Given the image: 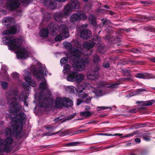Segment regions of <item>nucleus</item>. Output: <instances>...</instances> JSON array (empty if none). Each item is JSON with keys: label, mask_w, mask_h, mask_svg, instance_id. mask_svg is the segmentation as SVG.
Here are the masks:
<instances>
[{"label": "nucleus", "mask_w": 155, "mask_h": 155, "mask_svg": "<svg viewBox=\"0 0 155 155\" xmlns=\"http://www.w3.org/2000/svg\"><path fill=\"white\" fill-rule=\"evenodd\" d=\"M48 27L50 29L52 34L54 35L57 34L59 30V33L61 35H58L56 36L55 38L56 41H59L69 37L68 28L65 25H61L59 28L56 23L53 22L49 25Z\"/></svg>", "instance_id": "6"}, {"label": "nucleus", "mask_w": 155, "mask_h": 155, "mask_svg": "<svg viewBox=\"0 0 155 155\" xmlns=\"http://www.w3.org/2000/svg\"><path fill=\"white\" fill-rule=\"evenodd\" d=\"M54 107L56 108H61L64 107H68L73 105V101L69 98L65 97H58L54 101Z\"/></svg>", "instance_id": "8"}, {"label": "nucleus", "mask_w": 155, "mask_h": 155, "mask_svg": "<svg viewBox=\"0 0 155 155\" xmlns=\"http://www.w3.org/2000/svg\"><path fill=\"white\" fill-rule=\"evenodd\" d=\"M123 134H116L114 135L117 136V135H119V136H122Z\"/></svg>", "instance_id": "57"}, {"label": "nucleus", "mask_w": 155, "mask_h": 155, "mask_svg": "<svg viewBox=\"0 0 155 155\" xmlns=\"http://www.w3.org/2000/svg\"><path fill=\"white\" fill-rule=\"evenodd\" d=\"M41 2L46 7H50L52 9H54L56 7V2L54 0H40ZM58 2H64L66 0H55Z\"/></svg>", "instance_id": "14"}, {"label": "nucleus", "mask_w": 155, "mask_h": 155, "mask_svg": "<svg viewBox=\"0 0 155 155\" xmlns=\"http://www.w3.org/2000/svg\"><path fill=\"white\" fill-rule=\"evenodd\" d=\"M74 115H75L74 114L71 115L70 116L68 117V119L70 120L73 119L74 118Z\"/></svg>", "instance_id": "50"}, {"label": "nucleus", "mask_w": 155, "mask_h": 155, "mask_svg": "<svg viewBox=\"0 0 155 155\" xmlns=\"http://www.w3.org/2000/svg\"><path fill=\"white\" fill-rule=\"evenodd\" d=\"M80 3L77 0H72L64 7L66 14L69 15L71 12L79 8Z\"/></svg>", "instance_id": "11"}, {"label": "nucleus", "mask_w": 155, "mask_h": 155, "mask_svg": "<svg viewBox=\"0 0 155 155\" xmlns=\"http://www.w3.org/2000/svg\"><path fill=\"white\" fill-rule=\"evenodd\" d=\"M74 42L75 43H76L77 44H78V45H80L79 44V42H78V41H77V40H75L74 41Z\"/></svg>", "instance_id": "56"}, {"label": "nucleus", "mask_w": 155, "mask_h": 155, "mask_svg": "<svg viewBox=\"0 0 155 155\" xmlns=\"http://www.w3.org/2000/svg\"><path fill=\"white\" fill-rule=\"evenodd\" d=\"M140 3L143 4H148V2L147 1H140Z\"/></svg>", "instance_id": "49"}, {"label": "nucleus", "mask_w": 155, "mask_h": 155, "mask_svg": "<svg viewBox=\"0 0 155 155\" xmlns=\"http://www.w3.org/2000/svg\"><path fill=\"white\" fill-rule=\"evenodd\" d=\"M119 84L117 83H116L113 84H112L109 85V86H107V87H109L110 88H116L117 87L118 85Z\"/></svg>", "instance_id": "39"}, {"label": "nucleus", "mask_w": 155, "mask_h": 155, "mask_svg": "<svg viewBox=\"0 0 155 155\" xmlns=\"http://www.w3.org/2000/svg\"><path fill=\"white\" fill-rule=\"evenodd\" d=\"M146 91H148L145 89L140 88L137 89L136 91L133 92V95H139L141 94L142 92Z\"/></svg>", "instance_id": "25"}, {"label": "nucleus", "mask_w": 155, "mask_h": 155, "mask_svg": "<svg viewBox=\"0 0 155 155\" xmlns=\"http://www.w3.org/2000/svg\"><path fill=\"white\" fill-rule=\"evenodd\" d=\"M99 58L97 55H95L93 58V62L94 63H96L99 61Z\"/></svg>", "instance_id": "36"}, {"label": "nucleus", "mask_w": 155, "mask_h": 155, "mask_svg": "<svg viewBox=\"0 0 155 155\" xmlns=\"http://www.w3.org/2000/svg\"><path fill=\"white\" fill-rule=\"evenodd\" d=\"M129 111L131 113H135L137 111V110L136 109H133L130 110Z\"/></svg>", "instance_id": "46"}, {"label": "nucleus", "mask_w": 155, "mask_h": 155, "mask_svg": "<svg viewBox=\"0 0 155 155\" xmlns=\"http://www.w3.org/2000/svg\"><path fill=\"white\" fill-rule=\"evenodd\" d=\"M107 84H105V82H101V84H100V85L99 86L100 87H101L104 86H106Z\"/></svg>", "instance_id": "48"}, {"label": "nucleus", "mask_w": 155, "mask_h": 155, "mask_svg": "<svg viewBox=\"0 0 155 155\" xmlns=\"http://www.w3.org/2000/svg\"><path fill=\"white\" fill-rule=\"evenodd\" d=\"M61 119V118H60V117H58L57 118H55L54 119V121L55 122H58Z\"/></svg>", "instance_id": "45"}, {"label": "nucleus", "mask_w": 155, "mask_h": 155, "mask_svg": "<svg viewBox=\"0 0 155 155\" xmlns=\"http://www.w3.org/2000/svg\"><path fill=\"white\" fill-rule=\"evenodd\" d=\"M11 76L12 77L15 79H17L18 78V74L16 72H14L12 73L11 75Z\"/></svg>", "instance_id": "35"}, {"label": "nucleus", "mask_w": 155, "mask_h": 155, "mask_svg": "<svg viewBox=\"0 0 155 155\" xmlns=\"http://www.w3.org/2000/svg\"><path fill=\"white\" fill-rule=\"evenodd\" d=\"M75 88L73 86H68L65 88V90L71 93H75Z\"/></svg>", "instance_id": "24"}, {"label": "nucleus", "mask_w": 155, "mask_h": 155, "mask_svg": "<svg viewBox=\"0 0 155 155\" xmlns=\"http://www.w3.org/2000/svg\"><path fill=\"white\" fill-rule=\"evenodd\" d=\"M28 93L23 92L19 96L18 91L16 90L13 91L11 90L6 93V97L8 102L10 103L9 110L11 113H17L19 111L21 108V107L16 101L18 99L24 101L25 106H28V104L26 100L28 98Z\"/></svg>", "instance_id": "4"}, {"label": "nucleus", "mask_w": 155, "mask_h": 155, "mask_svg": "<svg viewBox=\"0 0 155 155\" xmlns=\"http://www.w3.org/2000/svg\"><path fill=\"white\" fill-rule=\"evenodd\" d=\"M86 3L88 1V0H83Z\"/></svg>", "instance_id": "61"}, {"label": "nucleus", "mask_w": 155, "mask_h": 155, "mask_svg": "<svg viewBox=\"0 0 155 155\" xmlns=\"http://www.w3.org/2000/svg\"><path fill=\"white\" fill-rule=\"evenodd\" d=\"M60 132V131H58L56 133H54V134H51L50 135H55L56 134H58V133H59V132Z\"/></svg>", "instance_id": "58"}, {"label": "nucleus", "mask_w": 155, "mask_h": 155, "mask_svg": "<svg viewBox=\"0 0 155 155\" xmlns=\"http://www.w3.org/2000/svg\"><path fill=\"white\" fill-rule=\"evenodd\" d=\"M87 18V16L83 12H79L76 13H74L70 17V21L74 23L76 21H79L81 19L84 20Z\"/></svg>", "instance_id": "12"}, {"label": "nucleus", "mask_w": 155, "mask_h": 155, "mask_svg": "<svg viewBox=\"0 0 155 155\" xmlns=\"http://www.w3.org/2000/svg\"><path fill=\"white\" fill-rule=\"evenodd\" d=\"M71 66L69 64H66L64 66V69L63 70V72L64 74L69 72L71 68Z\"/></svg>", "instance_id": "26"}, {"label": "nucleus", "mask_w": 155, "mask_h": 155, "mask_svg": "<svg viewBox=\"0 0 155 155\" xmlns=\"http://www.w3.org/2000/svg\"><path fill=\"white\" fill-rule=\"evenodd\" d=\"M99 69V67L98 66H97L94 70H89L87 74V78L91 80H98L100 77L98 72Z\"/></svg>", "instance_id": "13"}, {"label": "nucleus", "mask_w": 155, "mask_h": 155, "mask_svg": "<svg viewBox=\"0 0 155 155\" xmlns=\"http://www.w3.org/2000/svg\"><path fill=\"white\" fill-rule=\"evenodd\" d=\"M20 2L18 0H9L6 3L7 8L10 10H14L18 8Z\"/></svg>", "instance_id": "15"}, {"label": "nucleus", "mask_w": 155, "mask_h": 155, "mask_svg": "<svg viewBox=\"0 0 155 155\" xmlns=\"http://www.w3.org/2000/svg\"><path fill=\"white\" fill-rule=\"evenodd\" d=\"M138 133V131H134L132 133L128 134H125L124 136L122 137H121L125 138V137H130L133 136L134 135H136Z\"/></svg>", "instance_id": "28"}, {"label": "nucleus", "mask_w": 155, "mask_h": 155, "mask_svg": "<svg viewBox=\"0 0 155 155\" xmlns=\"http://www.w3.org/2000/svg\"><path fill=\"white\" fill-rule=\"evenodd\" d=\"M63 44L65 48L71 52L72 67L80 71L84 70L85 65L88 64L91 61V59L87 57L88 54H83L82 49H80L78 48L73 49L72 45L70 43L64 42Z\"/></svg>", "instance_id": "2"}, {"label": "nucleus", "mask_w": 155, "mask_h": 155, "mask_svg": "<svg viewBox=\"0 0 155 155\" xmlns=\"http://www.w3.org/2000/svg\"><path fill=\"white\" fill-rule=\"evenodd\" d=\"M93 89L91 90L97 96H100L102 95V91L101 90L98 89L97 88H93L90 84L87 82L83 83L81 85L78 87L77 90V92L80 93L78 97L82 99H86V100L84 102L87 104L91 102L92 97L89 96V94L85 92L82 93V91L84 89Z\"/></svg>", "instance_id": "5"}, {"label": "nucleus", "mask_w": 155, "mask_h": 155, "mask_svg": "<svg viewBox=\"0 0 155 155\" xmlns=\"http://www.w3.org/2000/svg\"><path fill=\"white\" fill-rule=\"evenodd\" d=\"M68 61V58L67 57H63L62 58L60 61L61 64H66Z\"/></svg>", "instance_id": "33"}, {"label": "nucleus", "mask_w": 155, "mask_h": 155, "mask_svg": "<svg viewBox=\"0 0 155 155\" xmlns=\"http://www.w3.org/2000/svg\"><path fill=\"white\" fill-rule=\"evenodd\" d=\"M150 60L151 61L155 63V57L150 58Z\"/></svg>", "instance_id": "51"}, {"label": "nucleus", "mask_w": 155, "mask_h": 155, "mask_svg": "<svg viewBox=\"0 0 155 155\" xmlns=\"http://www.w3.org/2000/svg\"><path fill=\"white\" fill-rule=\"evenodd\" d=\"M49 33L48 30L47 28H44L40 30L39 35L41 37L46 38L48 36Z\"/></svg>", "instance_id": "19"}, {"label": "nucleus", "mask_w": 155, "mask_h": 155, "mask_svg": "<svg viewBox=\"0 0 155 155\" xmlns=\"http://www.w3.org/2000/svg\"><path fill=\"white\" fill-rule=\"evenodd\" d=\"M2 12L3 13V14H6V11L5 10H2Z\"/></svg>", "instance_id": "55"}, {"label": "nucleus", "mask_w": 155, "mask_h": 155, "mask_svg": "<svg viewBox=\"0 0 155 155\" xmlns=\"http://www.w3.org/2000/svg\"><path fill=\"white\" fill-rule=\"evenodd\" d=\"M79 143V142H72L70 143H66L65 146L67 147L76 146Z\"/></svg>", "instance_id": "30"}, {"label": "nucleus", "mask_w": 155, "mask_h": 155, "mask_svg": "<svg viewBox=\"0 0 155 155\" xmlns=\"http://www.w3.org/2000/svg\"><path fill=\"white\" fill-rule=\"evenodd\" d=\"M21 2L24 5H28L33 0H20Z\"/></svg>", "instance_id": "29"}, {"label": "nucleus", "mask_w": 155, "mask_h": 155, "mask_svg": "<svg viewBox=\"0 0 155 155\" xmlns=\"http://www.w3.org/2000/svg\"><path fill=\"white\" fill-rule=\"evenodd\" d=\"M151 89L155 90V87H152Z\"/></svg>", "instance_id": "63"}, {"label": "nucleus", "mask_w": 155, "mask_h": 155, "mask_svg": "<svg viewBox=\"0 0 155 155\" xmlns=\"http://www.w3.org/2000/svg\"><path fill=\"white\" fill-rule=\"evenodd\" d=\"M145 126L144 124H141L139 125V127H143Z\"/></svg>", "instance_id": "54"}, {"label": "nucleus", "mask_w": 155, "mask_h": 155, "mask_svg": "<svg viewBox=\"0 0 155 155\" xmlns=\"http://www.w3.org/2000/svg\"><path fill=\"white\" fill-rule=\"evenodd\" d=\"M137 103L140 104L144 106H150L153 104V102L152 100L146 101L145 102H138Z\"/></svg>", "instance_id": "23"}, {"label": "nucleus", "mask_w": 155, "mask_h": 155, "mask_svg": "<svg viewBox=\"0 0 155 155\" xmlns=\"http://www.w3.org/2000/svg\"><path fill=\"white\" fill-rule=\"evenodd\" d=\"M30 70L37 78L39 80H41L42 81L39 85L40 89L44 92L45 91L46 92V93L45 94H43L42 93H41L36 105L40 107H47L48 106L47 103H48L50 100L48 97L50 95V93L44 76H46L48 74L51 75V74L48 73L45 67L40 63H38L35 66H31Z\"/></svg>", "instance_id": "1"}, {"label": "nucleus", "mask_w": 155, "mask_h": 155, "mask_svg": "<svg viewBox=\"0 0 155 155\" xmlns=\"http://www.w3.org/2000/svg\"><path fill=\"white\" fill-rule=\"evenodd\" d=\"M103 66L105 68H108L109 66V64L107 62L104 63L103 64Z\"/></svg>", "instance_id": "43"}, {"label": "nucleus", "mask_w": 155, "mask_h": 155, "mask_svg": "<svg viewBox=\"0 0 155 155\" xmlns=\"http://www.w3.org/2000/svg\"><path fill=\"white\" fill-rule=\"evenodd\" d=\"M14 19L11 17H5L3 19V24L9 28L2 33L3 35L13 34L19 32L20 26L19 25H13Z\"/></svg>", "instance_id": "7"}, {"label": "nucleus", "mask_w": 155, "mask_h": 155, "mask_svg": "<svg viewBox=\"0 0 155 155\" xmlns=\"http://www.w3.org/2000/svg\"><path fill=\"white\" fill-rule=\"evenodd\" d=\"M70 132L71 131L70 130H65L64 132L62 133V134H61V136H63L65 135L70 134Z\"/></svg>", "instance_id": "37"}, {"label": "nucleus", "mask_w": 155, "mask_h": 155, "mask_svg": "<svg viewBox=\"0 0 155 155\" xmlns=\"http://www.w3.org/2000/svg\"><path fill=\"white\" fill-rule=\"evenodd\" d=\"M1 84L3 89H6L8 87V84L6 82L1 81Z\"/></svg>", "instance_id": "31"}, {"label": "nucleus", "mask_w": 155, "mask_h": 155, "mask_svg": "<svg viewBox=\"0 0 155 155\" xmlns=\"http://www.w3.org/2000/svg\"><path fill=\"white\" fill-rule=\"evenodd\" d=\"M126 31H127V32H128L129 31L127 29H124Z\"/></svg>", "instance_id": "62"}, {"label": "nucleus", "mask_w": 155, "mask_h": 155, "mask_svg": "<svg viewBox=\"0 0 155 155\" xmlns=\"http://www.w3.org/2000/svg\"><path fill=\"white\" fill-rule=\"evenodd\" d=\"M68 15L66 14L64 8L63 12H56L54 14V16L56 21H59L62 20L63 17H66Z\"/></svg>", "instance_id": "16"}, {"label": "nucleus", "mask_w": 155, "mask_h": 155, "mask_svg": "<svg viewBox=\"0 0 155 155\" xmlns=\"http://www.w3.org/2000/svg\"><path fill=\"white\" fill-rule=\"evenodd\" d=\"M88 20L90 23L94 26L96 27V21L95 18L93 15H90L88 18Z\"/></svg>", "instance_id": "22"}, {"label": "nucleus", "mask_w": 155, "mask_h": 155, "mask_svg": "<svg viewBox=\"0 0 155 155\" xmlns=\"http://www.w3.org/2000/svg\"><path fill=\"white\" fill-rule=\"evenodd\" d=\"M87 25H83L82 26V27H85V28H86L87 27Z\"/></svg>", "instance_id": "59"}, {"label": "nucleus", "mask_w": 155, "mask_h": 155, "mask_svg": "<svg viewBox=\"0 0 155 155\" xmlns=\"http://www.w3.org/2000/svg\"><path fill=\"white\" fill-rule=\"evenodd\" d=\"M98 108H100L102 110H105L107 109L108 108V107H97Z\"/></svg>", "instance_id": "47"}, {"label": "nucleus", "mask_w": 155, "mask_h": 155, "mask_svg": "<svg viewBox=\"0 0 155 155\" xmlns=\"http://www.w3.org/2000/svg\"><path fill=\"white\" fill-rule=\"evenodd\" d=\"M8 70L7 67L4 65H2L1 67V71L2 73V76L4 79L8 81H10L11 79L9 76L7 72Z\"/></svg>", "instance_id": "17"}, {"label": "nucleus", "mask_w": 155, "mask_h": 155, "mask_svg": "<svg viewBox=\"0 0 155 155\" xmlns=\"http://www.w3.org/2000/svg\"><path fill=\"white\" fill-rule=\"evenodd\" d=\"M84 76L81 74H78L77 72L71 71L67 78V80L70 82L76 81L77 83L81 82L84 78Z\"/></svg>", "instance_id": "10"}, {"label": "nucleus", "mask_w": 155, "mask_h": 155, "mask_svg": "<svg viewBox=\"0 0 155 155\" xmlns=\"http://www.w3.org/2000/svg\"><path fill=\"white\" fill-rule=\"evenodd\" d=\"M143 139L147 141H148L150 140V138L149 136H144Z\"/></svg>", "instance_id": "41"}, {"label": "nucleus", "mask_w": 155, "mask_h": 155, "mask_svg": "<svg viewBox=\"0 0 155 155\" xmlns=\"http://www.w3.org/2000/svg\"><path fill=\"white\" fill-rule=\"evenodd\" d=\"M83 102V101H82L80 99H77V105H79Z\"/></svg>", "instance_id": "42"}, {"label": "nucleus", "mask_w": 155, "mask_h": 155, "mask_svg": "<svg viewBox=\"0 0 155 155\" xmlns=\"http://www.w3.org/2000/svg\"><path fill=\"white\" fill-rule=\"evenodd\" d=\"M147 74L145 73L143 74V73H137L135 75V77L137 78H139L141 79H145L146 78V76Z\"/></svg>", "instance_id": "27"}, {"label": "nucleus", "mask_w": 155, "mask_h": 155, "mask_svg": "<svg viewBox=\"0 0 155 155\" xmlns=\"http://www.w3.org/2000/svg\"><path fill=\"white\" fill-rule=\"evenodd\" d=\"M24 72V76L25 80L26 81L22 84L24 89L25 90H28L30 88V86L35 87L36 86V83L35 81L31 80L30 73L27 70H25Z\"/></svg>", "instance_id": "9"}, {"label": "nucleus", "mask_w": 155, "mask_h": 155, "mask_svg": "<svg viewBox=\"0 0 155 155\" xmlns=\"http://www.w3.org/2000/svg\"><path fill=\"white\" fill-rule=\"evenodd\" d=\"M135 141L137 143H139L140 142V139L139 138H136L135 139Z\"/></svg>", "instance_id": "44"}, {"label": "nucleus", "mask_w": 155, "mask_h": 155, "mask_svg": "<svg viewBox=\"0 0 155 155\" xmlns=\"http://www.w3.org/2000/svg\"><path fill=\"white\" fill-rule=\"evenodd\" d=\"M110 23V21L107 19H106L103 22V25H107Z\"/></svg>", "instance_id": "38"}, {"label": "nucleus", "mask_w": 155, "mask_h": 155, "mask_svg": "<svg viewBox=\"0 0 155 155\" xmlns=\"http://www.w3.org/2000/svg\"><path fill=\"white\" fill-rule=\"evenodd\" d=\"M55 128V127L53 126H48L47 127V129L48 131H52L54 130Z\"/></svg>", "instance_id": "40"}, {"label": "nucleus", "mask_w": 155, "mask_h": 155, "mask_svg": "<svg viewBox=\"0 0 155 155\" xmlns=\"http://www.w3.org/2000/svg\"><path fill=\"white\" fill-rule=\"evenodd\" d=\"M104 9H101V8H100L99 9H98V12H104Z\"/></svg>", "instance_id": "52"}, {"label": "nucleus", "mask_w": 155, "mask_h": 155, "mask_svg": "<svg viewBox=\"0 0 155 155\" xmlns=\"http://www.w3.org/2000/svg\"><path fill=\"white\" fill-rule=\"evenodd\" d=\"M130 70H125L124 69L122 71V73L124 75H125L127 76H130Z\"/></svg>", "instance_id": "32"}, {"label": "nucleus", "mask_w": 155, "mask_h": 155, "mask_svg": "<svg viewBox=\"0 0 155 155\" xmlns=\"http://www.w3.org/2000/svg\"><path fill=\"white\" fill-rule=\"evenodd\" d=\"M92 113L90 111H84L80 112V115L84 118H87L91 116Z\"/></svg>", "instance_id": "21"}, {"label": "nucleus", "mask_w": 155, "mask_h": 155, "mask_svg": "<svg viewBox=\"0 0 155 155\" xmlns=\"http://www.w3.org/2000/svg\"><path fill=\"white\" fill-rule=\"evenodd\" d=\"M124 79L126 80H129L130 81H131L132 80V79H131V78H125Z\"/></svg>", "instance_id": "60"}, {"label": "nucleus", "mask_w": 155, "mask_h": 155, "mask_svg": "<svg viewBox=\"0 0 155 155\" xmlns=\"http://www.w3.org/2000/svg\"><path fill=\"white\" fill-rule=\"evenodd\" d=\"M144 29L145 30H148V29L147 30V29H146V28L145 27H144Z\"/></svg>", "instance_id": "64"}, {"label": "nucleus", "mask_w": 155, "mask_h": 155, "mask_svg": "<svg viewBox=\"0 0 155 155\" xmlns=\"http://www.w3.org/2000/svg\"><path fill=\"white\" fill-rule=\"evenodd\" d=\"M2 41L5 45H8L10 50H15L18 59H25L30 56L31 54L21 45L22 41L21 39L9 36L3 37Z\"/></svg>", "instance_id": "3"}, {"label": "nucleus", "mask_w": 155, "mask_h": 155, "mask_svg": "<svg viewBox=\"0 0 155 155\" xmlns=\"http://www.w3.org/2000/svg\"><path fill=\"white\" fill-rule=\"evenodd\" d=\"M50 17V15L48 13L45 12L43 15L44 19L46 21H48Z\"/></svg>", "instance_id": "34"}, {"label": "nucleus", "mask_w": 155, "mask_h": 155, "mask_svg": "<svg viewBox=\"0 0 155 155\" xmlns=\"http://www.w3.org/2000/svg\"><path fill=\"white\" fill-rule=\"evenodd\" d=\"M80 36L83 39H88L92 36V35L89 30H85L81 31Z\"/></svg>", "instance_id": "18"}, {"label": "nucleus", "mask_w": 155, "mask_h": 155, "mask_svg": "<svg viewBox=\"0 0 155 155\" xmlns=\"http://www.w3.org/2000/svg\"><path fill=\"white\" fill-rule=\"evenodd\" d=\"M85 109L87 110H89L90 109V107L89 106H85Z\"/></svg>", "instance_id": "53"}, {"label": "nucleus", "mask_w": 155, "mask_h": 155, "mask_svg": "<svg viewBox=\"0 0 155 155\" xmlns=\"http://www.w3.org/2000/svg\"><path fill=\"white\" fill-rule=\"evenodd\" d=\"M94 43L92 41H88L84 42L83 44V46L84 48L87 49L93 48L94 46Z\"/></svg>", "instance_id": "20"}]
</instances>
